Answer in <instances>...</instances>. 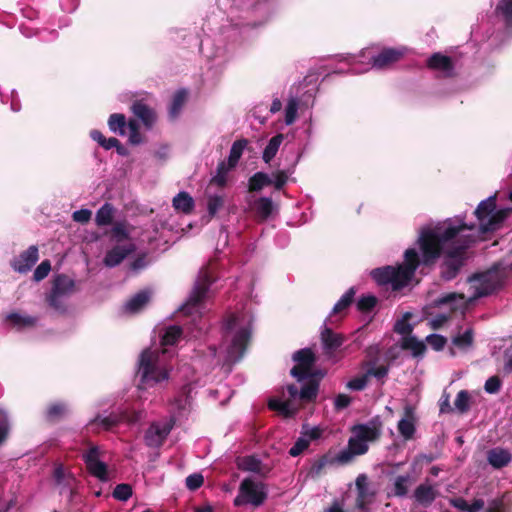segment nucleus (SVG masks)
Listing matches in <instances>:
<instances>
[{
  "label": "nucleus",
  "mask_w": 512,
  "mask_h": 512,
  "mask_svg": "<svg viewBox=\"0 0 512 512\" xmlns=\"http://www.w3.org/2000/svg\"><path fill=\"white\" fill-rule=\"evenodd\" d=\"M475 224H467L460 219L445 222L443 227L428 228L421 231L418 246L421 256L415 248L404 252V260L396 266L387 265L371 271L372 279L379 286H390L393 292H399L412 282L417 268L424 270L432 268L443 253L444 246L463 235L466 230L474 231Z\"/></svg>",
  "instance_id": "1"
},
{
  "label": "nucleus",
  "mask_w": 512,
  "mask_h": 512,
  "mask_svg": "<svg viewBox=\"0 0 512 512\" xmlns=\"http://www.w3.org/2000/svg\"><path fill=\"white\" fill-rule=\"evenodd\" d=\"M497 194L489 196L487 199L481 201L474 211V214L479 222L477 227L478 235H483L489 232H494L500 228L501 224L510 216L512 208H502L496 210ZM476 230V226L474 228Z\"/></svg>",
  "instance_id": "2"
},
{
  "label": "nucleus",
  "mask_w": 512,
  "mask_h": 512,
  "mask_svg": "<svg viewBox=\"0 0 512 512\" xmlns=\"http://www.w3.org/2000/svg\"><path fill=\"white\" fill-rule=\"evenodd\" d=\"M463 243L447 250L440 265V276L444 281L455 279L467 260V249L476 241L474 234L461 235Z\"/></svg>",
  "instance_id": "3"
},
{
  "label": "nucleus",
  "mask_w": 512,
  "mask_h": 512,
  "mask_svg": "<svg viewBox=\"0 0 512 512\" xmlns=\"http://www.w3.org/2000/svg\"><path fill=\"white\" fill-rule=\"evenodd\" d=\"M217 280L213 263L203 266L195 280L194 286L186 302L180 307L185 315H191L193 311L204 301L211 285Z\"/></svg>",
  "instance_id": "4"
},
{
  "label": "nucleus",
  "mask_w": 512,
  "mask_h": 512,
  "mask_svg": "<svg viewBox=\"0 0 512 512\" xmlns=\"http://www.w3.org/2000/svg\"><path fill=\"white\" fill-rule=\"evenodd\" d=\"M511 273L512 265H504L502 262H497L487 271L475 274L471 281L479 283L477 287L478 296H487L501 287Z\"/></svg>",
  "instance_id": "5"
},
{
  "label": "nucleus",
  "mask_w": 512,
  "mask_h": 512,
  "mask_svg": "<svg viewBox=\"0 0 512 512\" xmlns=\"http://www.w3.org/2000/svg\"><path fill=\"white\" fill-rule=\"evenodd\" d=\"M267 498V486L263 482H257L247 477L240 483L238 495L234 499V505L240 507L250 504L254 507H259L264 504Z\"/></svg>",
  "instance_id": "6"
},
{
  "label": "nucleus",
  "mask_w": 512,
  "mask_h": 512,
  "mask_svg": "<svg viewBox=\"0 0 512 512\" xmlns=\"http://www.w3.org/2000/svg\"><path fill=\"white\" fill-rule=\"evenodd\" d=\"M158 355L149 349L140 355L139 373L141 382L146 385H154L168 379V372L157 365Z\"/></svg>",
  "instance_id": "7"
},
{
  "label": "nucleus",
  "mask_w": 512,
  "mask_h": 512,
  "mask_svg": "<svg viewBox=\"0 0 512 512\" xmlns=\"http://www.w3.org/2000/svg\"><path fill=\"white\" fill-rule=\"evenodd\" d=\"M292 359L296 364L292 367L290 374L296 378L297 381L300 382L306 380L309 376L315 375V373H312V368L317 358L311 348L297 350L293 353Z\"/></svg>",
  "instance_id": "8"
},
{
  "label": "nucleus",
  "mask_w": 512,
  "mask_h": 512,
  "mask_svg": "<svg viewBox=\"0 0 512 512\" xmlns=\"http://www.w3.org/2000/svg\"><path fill=\"white\" fill-rule=\"evenodd\" d=\"M102 454L99 446L89 444V448L82 453V460L90 475L100 481H107L108 466L101 460Z\"/></svg>",
  "instance_id": "9"
},
{
  "label": "nucleus",
  "mask_w": 512,
  "mask_h": 512,
  "mask_svg": "<svg viewBox=\"0 0 512 512\" xmlns=\"http://www.w3.org/2000/svg\"><path fill=\"white\" fill-rule=\"evenodd\" d=\"M175 425V419L171 418L168 422L160 425L156 422L152 423L146 430L144 435L145 443L148 447H160L163 445L171 430Z\"/></svg>",
  "instance_id": "10"
},
{
  "label": "nucleus",
  "mask_w": 512,
  "mask_h": 512,
  "mask_svg": "<svg viewBox=\"0 0 512 512\" xmlns=\"http://www.w3.org/2000/svg\"><path fill=\"white\" fill-rule=\"evenodd\" d=\"M369 446L362 440H359L353 434L348 440L347 448L337 453L338 465H347L353 461L356 456L367 453Z\"/></svg>",
  "instance_id": "11"
},
{
  "label": "nucleus",
  "mask_w": 512,
  "mask_h": 512,
  "mask_svg": "<svg viewBox=\"0 0 512 512\" xmlns=\"http://www.w3.org/2000/svg\"><path fill=\"white\" fill-rule=\"evenodd\" d=\"M355 486L357 490L355 505L357 509L363 511L373 502L375 492L370 489L366 474H359L357 476Z\"/></svg>",
  "instance_id": "12"
},
{
  "label": "nucleus",
  "mask_w": 512,
  "mask_h": 512,
  "mask_svg": "<svg viewBox=\"0 0 512 512\" xmlns=\"http://www.w3.org/2000/svg\"><path fill=\"white\" fill-rule=\"evenodd\" d=\"M403 56L404 52L401 49L384 48L371 58V64L376 69H386L399 62Z\"/></svg>",
  "instance_id": "13"
},
{
  "label": "nucleus",
  "mask_w": 512,
  "mask_h": 512,
  "mask_svg": "<svg viewBox=\"0 0 512 512\" xmlns=\"http://www.w3.org/2000/svg\"><path fill=\"white\" fill-rule=\"evenodd\" d=\"M38 258V248L32 245L27 250L21 252L20 255L12 261L11 266L19 273H26L35 265Z\"/></svg>",
  "instance_id": "14"
},
{
  "label": "nucleus",
  "mask_w": 512,
  "mask_h": 512,
  "mask_svg": "<svg viewBox=\"0 0 512 512\" xmlns=\"http://www.w3.org/2000/svg\"><path fill=\"white\" fill-rule=\"evenodd\" d=\"M132 113L137 117L146 129H151L157 120L155 110L146 104L143 100H135L131 107Z\"/></svg>",
  "instance_id": "15"
},
{
  "label": "nucleus",
  "mask_w": 512,
  "mask_h": 512,
  "mask_svg": "<svg viewBox=\"0 0 512 512\" xmlns=\"http://www.w3.org/2000/svg\"><path fill=\"white\" fill-rule=\"evenodd\" d=\"M336 464L338 465L337 454H333L331 451H328L311 463L307 477L316 480L325 473V469L328 466Z\"/></svg>",
  "instance_id": "16"
},
{
  "label": "nucleus",
  "mask_w": 512,
  "mask_h": 512,
  "mask_svg": "<svg viewBox=\"0 0 512 512\" xmlns=\"http://www.w3.org/2000/svg\"><path fill=\"white\" fill-rule=\"evenodd\" d=\"M136 247L133 243L125 246L116 245L107 251L103 263L106 267H115L119 265L128 255L135 251Z\"/></svg>",
  "instance_id": "17"
},
{
  "label": "nucleus",
  "mask_w": 512,
  "mask_h": 512,
  "mask_svg": "<svg viewBox=\"0 0 512 512\" xmlns=\"http://www.w3.org/2000/svg\"><path fill=\"white\" fill-rule=\"evenodd\" d=\"M351 433L359 440L368 442H374L381 436V425L374 424L373 422L368 424H357L351 428Z\"/></svg>",
  "instance_id": "18"
},
{
  "label": "nucleus",
  "mask_w": 512,
  "mask_h": 512,
  "mask_svg": "<svg viewBox=\"0 0 512 512\" xmlns=\"http://www.w3.org/2000/svg\"><path fill=\"white\" fill-rule=\"evenodd\" d=\"M438 492L430 483L424 482L416 487L413 493L415 502L422 507H429L437 498Z\"/></svg>",
  "instance_id": "19"
},
{
  "label": "nucleus",
  "mask_w": 512,
  "mask_h": 512,
  "mask_svg": "<svg viewBox=\"0 0 512 512\" xmlns=\"http://www.w3.org/2000/svg\"><path fill=\"white\" fill-rule=\"evenodd\" d=\"M321 342L325 354L332 355L344 343V337L325 326L321 331Z\"/></svg>",
  "instance_id": "20"
},
{
  "label": "nucleus",
  "mask_w": 512,
  "mask_h": 512,
  "mask_svg": "<svg viewBox=\"0 0 512 512\" xmlns=\"http://www.w3.org/2000/svg\"><path fill=\"white\" fill-rule=\"evenodd\" d=\"M415 412L414 408L412 406H406L404 408V417L398 422V431L401 434V436L406 439L410 440L413 438L415 434Z\"/></svg>",
  "instance_id": "21"
},
{
  "label": "nucleus",
  "mask_w": 512,
  "mask_h": 512,
  "mask_svg": "<svg viewBox=\"0 0 512 512\" xmlns=\"http://www.w3.org/2000/svg\"><path fill=\"white\" fill-rule=\"evenodd\" d=\"M427 67L431 70L442 71L447 76H452L454 63L451 57L436 52L428 58Z\"/></svg>",
  "instance_id": "22"
},
{
  "label": "nucleus",
  "mask_w": 512,
  "mask_h": 512,
  "mask_svg": "<svg viewBox=\"0 0 512 512\" xmlns=\"http://www.w3.org/2000/svg\"><path fill=\"white\" fill-rule=\"evenodd\" d=\"M75 290V281L66 274H58L52 282L51 293L66 297Z\"/></svg>",
  "instance_id": "23"
},
{
  "label": "nucleus",
  "mask_w": 512,
  "mask_h": 512,
  "mask_svg": "<svg viewBox=\"0 0 512 512\" xmlns=\"http://www.w3.org/2000/svg\"><path fill=\"white\" fill-rule=\"evenodd\" d=\"M69 413V407L66 402L56 401L50 403L45 410V420L50 424H55L63 420Z\"/></svg>",
  "instance_id": "24"
},
{
  "label": "nucleus",
  "mask_w": 512,
  "mask_h": 512,
  "mask_svg": "<svg viewBox=\"0 0 512 512\" xmlns=\"http://www.w3.org/2000/svg\"><path fill=\"white\" fill-rule=\"evenodd\" d=\"M512 460V454L503 448H493L487 452V461L495 469L507 466Z\"/></svg>",
  "instance_id": "25"
},
{
  "label": "nucleus",
  "mask_w": 512,
  "mask_h": 512,
  "mask_svg": "<svg viewBox=\"0 0 512 512\" xmlns=\"http://www.w3.org/2000/svg\"><path fill=\"white\" fill-rule=\"evenodd\" d=\"M251 338V332L247 328H241L233 337L230 353L237 352L238 358L244 355Z\"/></svg>",
  "instance_id": "26"
},
{
  "label": "nucleus",
  "mask_w": 512,
  "mask_h": 512,
  "mask_svg": "<svg viewBox=\"0 0 512 512\" xmlns=\"http://www.w3.org/2000/svg\"><path fill=\"white\" fill-rule=\"evenodd\" d=\"M173 208L183 214H191L195 207L194 199L188 192H179L172 201Z\"/></svg>",
  "instance_id": "27"
},
{
  "label": "nucleus",
  "mask_w": 512,
  "mask_h": 512,
  "mask_svg": "<svg viewBox=\"0 0 512 512\" xmlns=\"http://www.w3.org/2000/svg\"><path fill=\"white\" fill-rule=\"evenodd\" d=\"M252 210L260 221L267 220L273 213L274 204L269 197H260L254 202Z\"/></svg>",
  "instance_id": "28"
},
{
  "label": "nucleus",
  "mask_w": 512,
  "mask_h": 512,
  "mask_svg": "<svg viewBox=\"0 0 512 512\" xmlns=\"http://www.w3.org/2000/svg\"><path fill=\"white\" fill-rule=\"evenodd\" d=\"M401 348L411 351L414 357L422 356L426 352V345L423 341L417 339L416 336L410 335L402 338Z\"/></svg>",
  "instance_id": "29"
},
{
  "label": "nucleus",
  "mask_w": 512,
  "mask_h": 512,
  "mask_svg": "<svg viewBox=\"0 0 512 512\" xmlns=\"http://www.w3.org/2000/svg\"><path fill=\"white\" fill-rule=\"evenodd\" d=\"M269 185H272V177L265 172H256L248 180V191L259 192Z\"/></svg>",
  "instance_id": "30"
},
{
  "label": "nucleus",
  "mask_w": 512,
  "mask_h": 512,
  "mask_svg": "<svg viewBox=\"0 0 512 512\" xmlns=\"http://www.w3.org/2000/svg\"><path fill=\"white\" fill-rule=\"evenodd\" d=\"M188 97V92L185 89H180L175 92L172 97L171 104L169 107V116L172 119H176L180 113L182 108L184 107Z\"/></svg>",
  "instance_id": "31"
},
{
  "label": "nucleus",
  "mask_w": 512,
  "mask_h": 512,
  "mask_svg": "<svg viewBox=\"0 0 512 512\" xmlns=\"http://www.w3.org/2000/svg\"><path fill=\"white\" fill-rule=\"evenodd\" d=\"M319 390V380L314 377L307 379L299 393V399L305 403L312 402L316 399Z\"/></svg>",
  "instance_id": "32"
},
{
  "label": "nucleus",
  "mask_w": 512,
  "mask_h": 512,
  "mask_svg": "<svg viewBox=\"0 0 512 512\" xmlns=\"http://www.w3.org/2000/svg\"><path fill=\"white\" fill-rule=\"evenodd\" d=\"M283 140H284V135L281 133L276 134L269 140L267 146L265 147V149L263 151V155H262V159L265 163H267V164L270 163L272 161V159L276 156Z\"/></svg>",
  "instance_id": "33"
},
{
  "label": "nucleus",
  "mask_w": 512,
  "mask_h": 512,
  "mask_svg": "<svg viewBox=\"0 0 512 512\" xmlns=\"http://www.w3.org/2000/svg\"><path fill=\"white\" fill-rule=\"evenodd\" d=\"M268 407L272 411H278L285 417H291L297 412V407H293L290 400L281 401L277 398H271L268 401Z\"/></svg>",
  "instance_id": "34"
},
{
  "label": "nucleus",
  "mask_w": 512,
  "mask_h": 512,
  "mask_svg": "<svg viewBox=\"0 0 512 512\" xmlns=\"http://www.w3.org/2000/svg\"><path fill=\"white\" fill-rule=\"evenodd\" d=\"M234 167H230V162L220 161L217 166L216 175L210 180V184H214L220 188H224L227 185V174Z\"/></svg>",
  "instance_id": "35"
},
{
  "label": "nucleus",
  "mask_w": 512,
  "mask_h": 512,
  "mask_svg": "<svg viewBox=\"0 0 512 512\" xmlns=\"http://www.w3.org/2000/svg\"><path fill=\"white\" fill-rule=\"evenodd\" d=\"M149 300V292L140 291L127 302L126 309L131 313H137L149 302Z\"/></svg>",
  "instance_id": "36"
},
{
  "label": "nucleus",
  "mask_w": 512,
  "mask_h": 512,
  "mask_svg": "<svg viewBox=\"0 0 512 512\" xmlns=\"http://www.w3.org/2000/svg\"><path fill=\"white\" fill-rule=\"evenodd\" d=\"M127 125L128 121L124 114L114 113L109 116L108 126L112 132L117 133L120 136H124L126 134Z\"/></svg>",
  "instance_id": "37"
},
{
  "label": "nucleus",
  "mask_w": 512,
  "mask_h": 512,
  "mask_svg": "<svg viewBox=\"0 0 512 512\" xmlns=\"http://www.w3.org/2000/svg\"><path fill=\"white\" fill-rule=\"evenodd\" d=\"M6 320L17 327H33L37 323V318L30 315H21L19 313H10Z\"/></svg>",
  "instance_id": "38"
},
{
  "label": "nucleus",
  "mask_w": 512,
  "mask_h": 512,
  "mask_svg": "<svg viewBox=\"0 0 512 512\" xmlns=\"http://www.w3.org/2000/svg\"><path fill=\"white\" fill-rule=\"evenodd\" d=\"M411 482L412 478L409 474L397 476L393 483L394 496L405 497L408 493Z\"/></svg>",
  "instance_id": "39"
},
{
  "label": "nucleus",
  "mask_w": 512,
  "mask_h": 512,
  "mask_svg": "<svg viewBox=\"0 0 512 512\" xmlns=\"http://www.w3.org/2000/svg\"><path fill=\"white\" fill-rule=\"evenodd\" d=\"M248 145V140L245 138L236 140L230 149L228 162H230V167H236L239 159L241 158L244 149Z\"/></svg>",
  "instance_id": "40"
},
{
  "label": "nucleus",
  "mask_w": 512,
  "mask_h": 512,
  "mask_svg": "<svg viewBox=\"0 0 512 512\" xmlns=\"http://www.w3.org/2000/svg\"><path fill=\"white\" fill-rule=\"evenodd\" d=\"M355 294L356 289L354 287H350L334 305L331 314L336 315L346 310L354 302Z\"/></svg>",
  "instance_id": "41"
},
{
  "label": "nucleus",
  "mask_w": 512,
  "mask_h": 512,
  "mask_svg": "<svg viewBox=\"0 0 512 512\" xmlns=\"http://www.w3.org/2000/svg\"><path fill=\"white\" fill-rule=\"evenodd\" d=\"M183 330L180 326H169L161 338V344L164 346L175 345L181 338Z\"/></svg>",
  "instance_id": "42"
},
{
  "label": "nucleus",
  "mask_w": 512,
  "mask_h": 512,
  "mask_svg": "<svg viewBox=\"0 0 512 512\" xmlns=\"http://www.w3.org/2000/svg\"><path fill=\"white\" fill-rule=\"evenodd\" d=\"M238 467L242 471L261 473L262 463L257 457L250 455L241 458L238 462Z\"/></svg>",
  "instance_id": "43"
},
{
  "label": "nucleus",
  "mask_w": 512,
  "mask_h": 512,
  "mask_svg": "<svg viewBox=\"0 0 512 512\" xmlns=\"http://www.w3.org/2000/svg\"><path fill=\"white\" fill-rule=\"evenodd\" d=\"M120 422V417L116 414H110L106 417L97 416L93 420H91L88 424L90 427H94L96 425H101L105 430H110L113 427L117 426Z\"/></svg>",
  "instance_id": "44"
},
{
  "label": "nucleus",
  "mask_w": 512,
  "mask_h": 512,
  "mask_svg": "<svg viewBox=\"0 0 512 512\" xmlns=\"http://www.w3.org/2000/svg\"><path fill=\"white\" fill-rule=\"evenodd\" d=\"M113 207L109 203H105L96 213V224L98 226H106L112 223Z\"/></svg>",
  "instance_id": "45"
},
{
  "label": "nucleus",
  "mask_w": 512,
  "mask_h": 512,
  "mask_svg": "<svg viewBox=\"0 0 512 512\" xmlns=\"http://www.w3.org/2000/svg\"><path fill=\"white\" fill-rule=\"evenodd\" d=\"M455 408L459 413L464 414L470 410V394L467 390H461L457 393L454 401Z\"/></svg>",
  "instance_id": "46"
},
{
  "label": "nucleus",
  "mask_w": 512,
  "mask_h": 512,
  "mask_svg": "<svg viewBox=\"0 0 512 512\" xmlns=\"http://www.w3.org/2000/svg\"><path fill=\"white\" fill-rule=\"evenodd\" d=\"M129 128V143L132 145H138L143 142V136L140 133V125L136 119H129L128 125Z\"/></svg>",
  "instance_id": "47"
},
{
  "label": "nucleus",
  "mask_w": 512,
  "mask_h": 512,
  "mask_svg": "<svg viewBox=\"0 0 512 512\" xmlns=\"http://www.w3.org/2000/svg\"><path fill=\"white\" fill-rule=\"evenodd\" d=\"M410 313H406L401 319L397 320L394 325V331L400 335L410 336L413 330L412 325L409 323Z\"/></svg>",
  "instance_id": "48"
},
{
  "label": "nucleus",
  "mask_w": 512,
  "mask_h": 512,
  "mask_svg": "<svg viewBox=\"0 0 512 512\" xmlns=\"http://www.w3.org/2000/svg\"><path fill=\"white\" fill-rule=\"evenodd\" d=\"M504 18L507 27L512 28V0H502L496 7Z\"/></svg>",
  "instance_id": "49"
},
{
  "label": "nucleus",
  "mask_w": 512,
  "mask_h": 512,
  "mask_svg": "<svg viewBox=\"0 0 512 512\" xmlns=\"http://www.w3.org/2000/svg\"><path fill=\"white\" fill-rule=\"evenodd\" d=\"M453 345L465 349L473 344V330L467 329L462 335H457L452 339Z\"/></svg>",
  "instance_id": "50"
},
{
  "label": "nucleus",
  "mask_w": 512,
  "mask_h": 512,
  "mask_svg": "<svg viewBox=\"0 0 512 512\" xmlns=\"http://www.w3.org/2000/svg\"><path fill=\"white\" fill-rule=\"evenodd\" d=\"M224 206V198L220 195H209L207 199V210L210 217H214Z\"/></svg>",
  "instance_id": "51"
},
{
  "label": "nucleus",
  "mask_w": 512,
  "mask_h": 512,
  "mask_svg": "<svg viewBox=\"0 0 512 512\" xmlns=\"http://www.w3.org/2000/svg\"><path fill=\"white\" fill-rule=\"evenodd\" d=\"M377 304V298L373 295H366L360 297L357 301V309L362 313H368L374 309Z\"/></svg>",
  "instance_id": "52"
},
{
  "label": "nucleus",
  "mask_w": 512,
  "mask_h": 512,
  "mask_svg": "<svg viewBox=\"0 0 512 512\" xmlns=\"http://www.w3.org/2000/svg\"><path fill=\"white\" fill-rule=\"evenodd\" d=\"M112 495L116 500L127 501L132 496V487L126 483L118 484L114 488Z\"/></svg>",
  "instance_id": "53"
},
{
  "label": "nucleus",
  "mask_w": 512,
  "mask_h": 512,
  "mask_svg": "<svg viewBox=\"0 0 512 512\" xmlns=\"http://www.w3.org/2000/svg\"><path fill=\"white\" fill-rule=\"evenodd\" d=\"M298 110V100L290 98L285 109V123L291 125L295 122Z\"/></svg>",
  "instance_id": "54"
},
{
  "label": "nucleus",
  "mask_w": 512,
  "mask_h": 512,
  "mask_svg": "<svg viewBox=\"0 0 512 512\" xmlns=\"http://www.w3.org/2000/svg\"><path fill=\"white\" fill-rule=\"evenodd\" d=\"M10 429L8 416L4 412H0V446L8 440Z\"/></svg>",
  "instance_id": "55"
},
{
  "label": "nucleus",
  "mask_w": 512,
  "mask_h": 512,
  "mask_svg": "<svg viewBox=\"0 0 512 512\" xmlns=\"http://www.w3.org/2000/svg\"><path fill=\"white\" fill-rule=\"evenodd\" d=\"M426 342L435 351H441L444 349L447 339L446 337L439 334H430L426 337Z\"/></svg>",
  "instance_id": "56"
},
{
  "label": "nucleus",
  "mask_w": 512,
  "mask_h": 512,
  "mask_svg": "<svg viewBox=\"0 0 512 512\" xmlns=\"http://www.w3.org/2000/svg\"><path fill=\"white\" fill-rule=\"evenodd\" d=\"M309 445V439L301 435V437H299L294 445L290 448L289 455L292 457H297L303 453L309 447Z\"/></svg>",
  "instance_id": "57"
},
{
  "label": "nucleus",
  "mask_w": 512,
  "mask_h": 512,
  "mask_svg": "<svg viewBox=\"0 0 512 512\" xmlns=\"http://www.w3.org/2000/svg\"><path fill=\"white\" fill-rule=\"evenodd\" d=\"M272 185L276 190H281L287 183L289 174L285 170H278L272 174Z\"/></svg>",
  "instance_id": "58"
},
{
  "label": "nucleus",
  "mask_w": 512,
  "mask_h": 512,
  "mask_svg": "<svg viewBox=\"0 0 512 512\" xmlns=\"http://www.w3.org/2000/svg\"><path fill=\"white\" fill-rule=\"evenodd\" d=\"M51 270V263L49 260L42 261L33 273V278L35 281H41L46 278Z\"/></svg>",
  "instance_id": "59"
},
{
  "label": "nucleus",
  "mask_w": 512,
  "mask_h": 512,
  "mask_svg": "<svg viewBox=\"0 0 512 512\" xmlns=\"http://www.w3.org/2000/svg\"><path fill=\"white\" fill-rule=\"evenodd\" d=\"M111 237L116 242H122L129 238V233L122 223H116L111 230Z\"/></svg>",
  "instance_id": "60"
},
{
  "label": "nucleus",
  "mask_w": 512,
  "mask_h": 512,
  "mask_svg": "<svg viewBox=\"0 0 512 512\" xmlns=\"http://www.w3.org/2000/svg\"><path fill=\"white\" fill-rule=\"evenodd\" d=\"M367 383H368V377L366 374H364L362 376L355 377V378L351 379L350 381H348V383L346 384V387L350 390L362 391L367 386Z\"/></svg>",
  "instance_id": "61"
},
{
  "label": "nucleus",
  "mask_w": 512,
  "mask_h": 512,
  "mask_svg": "<svg viewBox=\"0 0 512 512\" xmlns=\"http://www.w3.org/2000/svg\"><path fill=\"white\" fill-rule=\"evenodd\" d=\"M501 379L498 376H491L489 377L484 385V389L489 394H496L501 389Z\"/></svg>",
  "instance_id": "62"
},
{
  "label": "nucleus",
  "mask_w": 512,
  "mask_h": 512,
  "mask_svg": "<svg viewBox=\"0 0 512 512\" xmlns=\"http://www.w3.org/2000/svg\"><path fill=\"white\" fill-rule=\"evenodd\" d=\"M203 483L204 477L200 473L191 474L186 478V487L191 491L199 489Z\"/></svg>",
  "instance_id": "63"
},
{
  "label": "nucleus",
  "mask_w": 512,
  "mask_h": 512,
  "mask_svg": "<svg viewBox=\"0 0 512 512\" xmlns=\"http://www.w3.org/2000/svg\"><path fill=\"white\" fill-rule=\"evenodd\" d=\"M62 298V296L50 292V294L47 296V303L56 311L64 313L66 311V306L63 303Z\"/></svg>",
  "instance_id": "64"
}]
</instances>
